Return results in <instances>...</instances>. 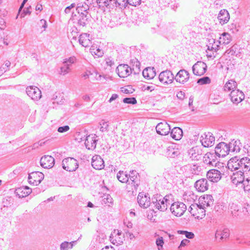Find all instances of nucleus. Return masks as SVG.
Returning <instances> with one entry per match:
<instances>
[{
  "label": "nucleus",
  "mask_w": 250,
  "mask_h": 250,
  "mask_svg": "<svg viewBox=\"0 0 250 250\" xmlns=\"http://www.w3.org/2000/svg\"><path fill=\"white\" fill-rule=\"evenodd\" d=\"M78 35V29L77 27H74L71 29V31L69 34L70 37H72V39H76V37Z\"/></svg>",
  "instance_id": "obj_59"
},
{
  "label": "nucleus",
  "mask_w": 250,
  "mask_h": 250,
  "mask_svg": "<svg viewBox=\"0 0 250 250\" xmlns=\"http://www.w3.org/2000/svg\"><path fill=\"white\" fill-rule=\"evenodd\" d=\"M247 175L242 172L241 171H236L232 173L230 176L232 183L236 186H241Z\"/></svg>",
  "instance_id": "obj_15"
},
{
  "label": "nucleus",
  "mask_w": 250,
  "mask_h": 250,
  "mask_svg": "<svg viewBox=\"0 0 250 250\" xmlns=\"http://www.w3.org/2000/svg\"><path fill=\"white\" fill-rule=\"evenodd\" d=\"M231 41L230 35L228 33H223L218 40L220 44H227L230 42Z\"/></svg>",
  "instance_id": "obj_40"
},
{
  "label": "nucleus",
  "mask_w": 250,
  "mask_h": 250,
  "mask_svg": "<svg viewBox=\"0 0 250 250\" xmlns=\"http://www.w3.org/2000/svg\"><path fill=\"white\" fill-rule=\"evenodd\" d=\"M229 230L228 229H219L216 230L215 237L216 239L219 238V241L221 242L229 237Z\"/></svg>",
  "instance_id": "obj_32"
},
{
  "label": "nucleus",
  "mask_w": 250,
  "mask_h": 250,
  "mask_svg": "<svg viewBox=\"0 0 250 250\" xmlns=\"http://www.w3.org/2000/svg\"><path fill=\"white\" fill-rule=\"evenodd\" d=\"M199 206L204 208L210 207L213 204V198L211 195H205L200 197L199 198Z\"/></svg>",
  "instance_id": "obj_20"
},
{
  "label": "nucleus",
  "mask_w": 250,
  "mask_h": 250,
  "mask_svg": "<svg viewBox=\"0 0 250 250\" xmlns=\"http://www.w3.org/2000/svg\"><path fill=\"white\" fill-rule=\"evenodd\" d=\"M194 187L197 191L204 192L208 188V180L205 178L198 180L195 183Z\"/></svg>",
  "instance_id": "obj_25"
},
{
  "label": "nucleus",
  "mask_w": 250,
  "mask_h": 250,
  "mask_svg": "<svg viewBox=\"0 0 250 250\" xmlns=\"http://www.w3.org/2000/svg\"><path fill=\"white\" fill-rule=\"evenodd\" d=\"M91 38L89 34L83 33L79 36V42L82 46L87 47L91 43Z\"/></svg>",
  "instance_id": "obj_29"
},
{
  "label": "nucleus",
  "mask_w": 250,
  "mask_h": 250,
  "mask_svg": "<svg viewBox=\"0 0 250 250\" xmlns=\"http://www.w3.org/2000/svg\"><path fill=\"white\" fill-rule=\"evenodd\" d=\"M70 129V127L68 125H64L63 126H60L58 128L57 131L59 133H64L68 131Z\"/></svg>",
  "instance_id": "obj_61"
},
{
  "label": "nucleus",
  "mask_w": 250,
  "mask_h": 250,
  "mask_svg": "<svg viewBox=\"0 0 250 250\" xmlns=\"http://www.w3.org/2000/svg\"><path fill=\"white\" fill-rule=\"evenodd\" d=\"M123 102L125 103L135 104L137 103V101L135 98H125L123 99Z\"/></svg>",
  "instance_id": "obj_55"
},
{
  "label": "nucleus",
  "mask_w": 250,
  "mask_h": 250,
  "mask_svg": "<svg viewBox=\"0 0 250 250\" xmlns=\"http://www.w3.org/2000/svg\"><path fill=\"white\" fill-rule=\"evenodd\" d=\"M91 165L94 168L98 170L102 169L104 167L103 159L100 156L97 155L93 156Z\"/></svg>",
  "instance_id": "obj_23"
},
{
  "label": "nucleus",
  "mask_w": 250,
  "mask_h": 250,
  "mask_svg": "<svg viewBox=\"0 0 250 250\" xmlns=\"http://www.w3.org/2000/svg\"><path fill=\"white\" fill-rule=\"evenodd\" d=\"M156 212L154 210H149L147 211V218L152 222H155V218L154 217Z\"/></svg>",
  "instance_id": "obj_52"
},
{
  "label": "nucleus",
  "mask_w": 250,
  "mask_h": 250,
  "mask_svg": "<svg viewBox=\"0 0 250 250\" xmlns=\"http://www.w3.org/2000/svg\"><path fill=\"white\" fill-rule=\"evenodd\" d=\"M75 6V3H72L70 6L66 7L64 10L65 13L68 14L70 13V10Z\"/></svg>",
  "instance_id": "obj_64"
},
{
  "label": "nucleus",
  "mask_w": 250,
  "mask_h": 250,
  "mask_svg": "<svg viewBox=\"0 0 250 250\" xmlns=\"http://www.w3.org/2000/svg\"><path fill=\"white\" fill-rule=\"evenodd\" d=\"M71 21L78 26L84 27L87 21V15L84 13H81L78 17H73Z\"/></svg>",
  "instance_id": "obj_28"
},
{
  "label": "nucleus",
  "mask_w": 250,
  "mask_h": 250,
  "mask_svg": "<svg viewBox=\"0 0 250 250\" xmlns=\"http://www.w3.org/2000/svg\"><path fill=\"white\" fill-rule=\"evenodd\" d=\"M70 71V67L68 66V65L63 64V66L60 67V69L59 73L61 75L65 76V75L69 73Z\"/></svg>",
  "instance_id": "obj_47"
},
{
  "label": "nucleus",
  "mask_w": 250,
  "mask_h": 250,
  "mask_svg": "<svg viewBox=\"0 0 250 250\" xmlns=\"http://www.w3.org/2000/svg\"><path fill=\"white\" fill-rule=\"evenodd\" d=\"M211 82L210 78L208 77H204L198 80L197 83L199 84H209Z\"/></svg>",
  "instance_id": "obj_53"
},
{
  "label": "nucleus",
  "mask_w": 250,
  "mask_h": 250,
  "mask_svg": "<svg viewBox=\"0 0 250 250\" xmlns=\"http://www.w3.org/2000/svg\"><path fill=\"white\" fill-rule=\"evenodd\" d=\"M137 201L139 206L141 208H146L151 204L150 197L148 194L144 192H140L137 197Z\"/></svg>",
  "instance_id": "obj_14"
},
{
  "label": "nucleus",
  "mask_w": 250,
  "mask_h": 250,
  "mask_svg": "<svg viewBox=\"0 0 250 250\" xmlns=\"http://www.w3.org/2000/svg\"><path fill=\"white\" fill-rule=\"evenodd\" d=\"M76 242L77 241H73L70 242L64 241L60 244V250H69L72 249Z\"/></svg>",
  "instance_id": "obj_39"
},
{
  "label": "nucleus",
  "mask_w": 250,
  "mask_h": 250,
  "mask_svg": "<svg viewBox=\"0 0 250 250\" xmlns=\"http://www.w3.org/2000/svg\"><path fill=\"white\" fill-rule=\"evenodd\" d=\"M230 151L229 146L225 142L219 143L215 147V153L219 157H224Z\"/></svg>",
  "instance_id": "obj_12"
},
{
  "label": "nucleus",
  "mask_w": 250,
  "mask_h": 250,
  "mask_svg": "<svg viewBox=\"0 0 250 250\" xmlns=\"http://www.w3.org/2000/svg\"><path fill=\"white\" fill-rule=\"evenodd\" d=\"M201 170V167L196 166V165L193 166V167L191 168L192 173L194 175L199 174Z\"/></svg>",
  "instance_id": "obj_56"
},
{
  "label": "nucleus",
  "mask_w": 250,
  "mask_h": 250,
  "mask_svg": "<svg viewBox=\"0 0 250 250\" xmlns=\"http://www.w3.org/2000/svg\"><path fill=\"white\" fill-rule=\"evenodd\" d=\"M239 208L240 207L235 203H230L229 204V209L231 214L234 216H237L239 215Z\"/></svg>",
  "instance_id": "obj_43"
},
{
  "label": "nucleus",
  "mask_w": 250,
  "mask_h": 250,
  "mask_svg": "<svg viewBox=\"0 0 250 250\" xmlns=\"http://www.w3.org/2000/svg\"><path fill=\"white\" fill-rule=\"evenodd\" d=\"M170 136L175 140H180L183 136V130L178 127H175L171 129Z\"/></svg>",
  "instance_id": "obj_35"
},
{
  "label": "nucleus",
  "mask_w": 250,
  "mask_h": 250,
  "mask_svg": "<svg viewBox=\"0 0 250 250\" xmlns=\"http://www.w3.org/2000/svg\"><path fill=\"white\" fill-rule=\"evenodd\" d=\"M117 178L122 183H127L128 182L129 177L125 172L119 171L117 174Z\"/></svg>",
  "instance_id": "obj_42"
},
{
  "label": "nucleus",
  "mask_w": 250,
  "mask_h": 250,
  "mask_svg": "<svg viewBox=\"0 0 250 250\" xmlns=\"http://www.w3.org/2000/svg\"><path fill=\"white\" fill-rule=\"evenodd\" d=\"M207 176L211 182L214 183L218 182L222 177L220 171L215 169H210L208 171L207 173Z\"/></svg>",
  "instance_id": "obj_22"
},
{
  "label": "nucleus",
  "mask_w": 250,
  "mask_h": 250,
  "mask_svg": "<svg viewBox=\"0 0 250 250\" xmlns=\"http://www.w3.org/2000/svg\"><path fill=\"white\" fill-rule=\"evenodd\" d=\"M116 0H97V2L99 4L104 3V5L107 6L109 5H112L114 6Z\"/></svg>",
  "instance_id": "obj_51"
},
{
  "label": "nucleus",
  "mask_w": 250,
  "mask_h": 250,
  "mask_svg": "<svg viewBox=\"0 0 250 250\" xmlns=\"http://www.w3.org/2000/svg\"><path fill=\"white\" fill-rule=\"evenodd\" d=\"M87 2H81L78 4V7L77 8V10L79 13H81V14L83 13V12H86L88 10H89V6L88 5L89 0H85Z\"/></svg>",
  "instance_id": "obj_37"
},
{
  "label": "nucleus",
  "mask_w": 250,
  "mask_h": 250,
  "mask_svg": "<svg viewBox=\"0 0 250 250\" xmlns=\"http://www.w3.org/2000/svg\"><path fill=\"white\" fill-rule=\"evenodd\" d=\"M189 243V240L187 239H183L180 244V246L178 247V249L179 250H182V248L183 247H185Z\"/></svg>",
  "instance_id": "obj_62"
},
{
  "label": "nucleus",
  "mask_w": 250,
  "mask_h": 250,
  "mask_svg": "<svg viewBox=\"0 0 250 250\" xmlns=\"http://www.w3.org/2000/svg\"><path fill=\"white\" fill-rule=\"evenodd\" d=\"M143 75L145 78L152 79L156 75L155 70L154 67H147L143 71Z\"/></svg>",
  "instance_id": "obj_36"
},
{
  "label": "nucleus",
  "mask_w": 250,
  "mask_h": 250,
  "mask_svg": "<svg viewBox=\"0 0 250 250\" xmlns=\"http://www.w3.org/2000/svg\"><path fill=\"white\" fill-rule=\"evenodd\" d=\"M32 192V190L28 187H22L18 188L15 193L19 198H23L28 196Z\"/></svg>",
  "instance_id": "obj_30"
},
{
  "label": "nucleus",
  "mask_w": 250,
  "mask_h": 250,
  "mask_svg": "<svg viewBox=\"0 0 250 250\" xmlns=\"http://www.w3.org/2000/svg\"><path fill=\"white\" fill-rule=\"evenodd\" d=\"M110 241L114 245H120L125 241L124 234L118 229L114 230L110 236Z\"/></svg>",
  "instance_id": "obj_7"
},
{
  "label": "nucleus",
  "mask_w": 250,
  "mask_h": 250,
  "mask_svg": "<svg viewBox=\"0 0 250 250\" xmlns=\"http://www.w3.org/2000/svg\"><path fill=\"white\" fill-rule=\"evenodd\" d=\"M116 71L120 77L126 78L131 74L132 69L127 64H121L117 67Z\"/></svg>",
  "instance_id": "obj_17"
},
{
  "label": "nucleus",
  "mask_w": 250,
  "mask_h": 250,
  "mask_svg": "<svg viewBox=\"0 0 250 250\" xmlns=\"http://www.w3.org/2000/svg\"><path fill=\"white\" fill-rule=\"evenodd\" d=\"M85 134L83 132H79L76 135V140L80 143L83 141H85Z\"/></svg>",
  "instance_id": "obj_54"
},
{
  "label": "nucleus",
  "mask_w": 250,
  "mask_h": 250,
  "mask_svg": "<svg viewBox=\"0 0 250 250\" xmlns=\"http://www.w3.org/2000/svg\"><path fill=\"white\" fill-rule=\"evenodd\" d=\"M26 92L27 95L34 101H38L42 97L41 91L38 87L35 86L27 87Z\"/></svg>",
  "instance_id": "obj_9"
},
{
  "label": "nucleus",
  "mask_w": 250,
  "mask_h": 250,
  "mask_svg": "<svg viewBox=\"0 0 250 250\" xmlns=\"http://www.w3.org/2000/svg\"><path fill=\"white\" fill-rule=\"evenodd\" d=\"M76 61V58L75 57H71L68 58H65L63 60L62 63L64 65H68V66L70 67V66L74 63Z\"/></svg>",
  "instance_id": "obj_50"
},
{
  "label": "nucleus",
  "mask_w": 250,
  "mask_h": 250,
  "mask_svg": "<svg viewBox=\"0 0 250 250\" xmlns=\"http://www.w3.org/2000/svg\"><path fill=\"white\" fill-rule=\"evenodd\" d=\"M62 166L64 169L68 171H75L78 167L77 161L71 157L64 159L62 162Z\"/></svg>",
  "instance_id": "obj_5"
},
{
  "label": "nucleus",
  "mask_w": 250,
  "mask_h": 250,
  "mask_svg": "<svg viewBox=\"0 0 250 250\" xmlns=\"http://www.w3.org/2000/svg\"><path fill=\"white\" fill-rule=\"evenodd\" d=\"M40 164L44 168H51L55 164V159L51 156L45 155L41 158Z\"/></svg>",
  "instance_id": "obj_19"
},
{
  "label": "nucleus",
  "mask_w": 250,
  "mask_h": 250,
  "mask_svg": "<svg viewBox=\"0 0 250 250\" xmlns=\"http://www.w3.org/2000/svg\"><path fill=\"white\" fill-rule=\"evenodd\" d=\"M207 64L202 61H198L192 66V70L193 73L196 76L203 75L207 71Z\"/></svg>",
  "instance_id": "obj_11"
},
{
  "label": "nucleus",
  "mask_w": 250,
  "mask_h": 250,
  "mask_svg": "<svg viewBox=\"0 0 250 250\" xmlns=\"http://www.w3.org/2000/svg\"><path fill=\"white\" fill-rule=\"evenodd\" d=\"M176 96L179 99L183 100L184 99L185 95L184 92L180 91L177 92Z\"/></svg>",
  "instance_id": "obj_63"
},
{
  "label": "nucleus",
  "mask_w": 250,
  "mask_h": 250,
  "mask_svg": "<svg viewBox=\"0 0 250 250\" xmlns=\"http://www.w3.org/2000/svg\"><path fill=\"white\" fill-rule=\"evenodd\" d=\"M180 234H185L186 237L188 239H192L194 237V234L191 232H188L187 231L181 230L179 231Z\"/></svg>",
  "instance_id": "obj_58"
},
{
  "label": "nucleus",
  "mask_w": 250,
  "mask_h": 250,
  "mask_svg": "<svg viewBox=\"0 0 250 250\" xmlns=\"http://www.w3.org/2000/svg\"><path fill=\"white\" fill-rule=\"evenodd\" d=\"M131 174H134V175L129 176L130 181L128 180V183L127 185V188L133 190L137 189L138 184V183H136V182L135 181L137 176L135 175V174H137V172L136 171H132Z\"/></svg>",
  "instance_id": "obj_34"
},
{
  "label": "nucleus",
  "mask_w": 250,
  "mask_h": 250,
  "mask_svg": "<svg viewBox=\"0 0 250 250\" xmlns=\"http://www.w3.org/2000/svg\"><path fill=\"white\" fill-rule=\"evenodd\" d=\"M103 202L104 204L107 205L108 206H110L113 205V201L111 196L107 194H104L103 196Z\"/></svg>",
  "instance_id": "obj_46"
},
{
  "label": "nucleus",
  "mask_w": 250,
  "mask_h": 250,
  "mask_svg": "<svg viewBox=\"0 0 250 250\" xmlns=\"http://www.w3.org/2000/svg\"><path fill=\"white\" fill-rule=\"evenodd\" d=\"M241 187L243 188L245 193H250V177H246L244 181L241 185Z\"/></svg>",
  "instance_id": "obj_44"
},
{
  "label": "nucleus",
  "mask_w": 250,
  "mask_h": 250,
  "mask_svg": "<svg viewBox=\"0 0 250 250\" xmlns=\"http://www.w3.org/2000/svg\"><path fill=\"white\" fill-rule=\"evenodd\" d=\"M220 44L218 41H216L214 39H209L207 44L208 50L217 52L219 50Z\"/></svg>",
  "instance_id": "obj_33"
},
{
  "label": "nucleus",
  "mask_w": 250,
  "mask_h": 250,
  "mask_svg": "<svg viewBox=\"0 0 250 250\" xmlns=\"http://www.w3.org/2000/svg\"><path fill=\"white\" fill-rule=\"evenodd\" d=\"M200 142L204 147H211L214 144L215 138L210 132L205 133L201 136Z\"/></svg>",
  "instance_id": "obj_10"
},
{
  "label": "nucleus",
  "mask_w": 250,
  "mask_h": 250,
  "mask_svg": "<svg viewBox=\"0 0 250 250\" xmlns=\"http://www.w3.org/2000/svg\"><path fill=\"white\" fill-rule=\"evenodd\" d=\"M231 102L234 104H238L242 102L245 98L244 93L238 89L233 90L229 95Z\"/></svg>",
  "instance_id": "obj_18"
},
{
  "label": "nucleus",
  "mask_w": 250,
  "mask_h": 250,
  "mask_svg": "<svg viewBox=\"0 0 250 250\" xmlns=\"http://www.w3.org/2000/svg\"><path fill=\"white\" fill-rule=\"evenodd\" d=\"M188 154L192 160H199L202 154V150L201 146H195L192 147L189 149Z\"/></svg>",
  "instance_id": "obj_26"
},
{
  "label": "nucleus",
  "mask_w": 250,
  "mask_h": 250,
  "mask_svg": "<svg viewBox=\"0 0 250 250\" xmlns=\"http://www.w3.org/2000/svg\"><path fill=\"white\" fill-rule=\"evenodd\" d=\"M127 0V4L134 6H137L138 5H139L141 3L142 0Z\"/></svg>",
  "instance_id": "obj_60"
},
{
  "label": "nucleus",
  "mask_w": 250,
  "mask_h": 250,
  "mask_svg": "<svg viewBox=\"0 0 250 250\" xmlns=\"http://www.w3.org/2000/svg\"><path fill=\"white\" fill-rule=\"evenodd\" d=\"M156 244L158 250H163V245L164 244V239L162 236H159L156 240Z\"/></svg>",
  "instance_id": "obj_48"
},
{
  "label": "nucleus",
  "mask_w": 250,
  "mask_h": 250,
  "mask_svg": "<svg viewBox=\"0 0 250 250\" xmlns=\"http://www.w3.org/2000/svg\"><path fill=\"white\" fill-rule=\"evenodd\" d=\"M203 162L208 166H216L218 161L215 153H207L203 157Z\"/></svg>",
  "instance_id": "obj_16"
},
{
  "label": "nucleus",
  "mask_w": 250,
  "mask_h": 250,
  "mask_svg": "<svg viewBox=\"0 0 250 250\" xmlns=\"http://www.w3.org/2000/svg\"><path fill=\"white\" fill-rule=\"evenodd\" d=\"M44 178V175L42 172L34 171L29 174L28 182L30 184L37 186Z\"/></svg>",
  "instance_id": "obj_8"
},
{
  "label": "nucleus",
  "mask_w": 250,
  "mask_h": 250,
  "mask_svg": "<svg viewBox=\"0 0 250 250\" xmlns=\"http://www.w3.org/2000/svg\"><path fill=\"white\" fill-rule=\"evenodd\" d=\"M127 4V0H116L114 6L122 8L123 7H125Z\"/></svg>",
  "instance_id": "obj_49"
},
{
  "label": "nucleus",
  "mask_w": 250,
  "mask_h": 250,
  "mask_svg": "<svg viewBox=\"0 0 250 250\" xmlns=\"http://www.w3.org/2000/svg\"><path fill=\"white\" fill-rule=\"evenodd\" d=\"M90 52L93 55H95L98 57H102L104 52L102 50L98 47L92 46L90 49Z\"/></svg>",
  "instance_id": "obj_45"
},
{
  "label": "nucleus",
  "mask_w": 250,
  "mask_h": 250,
  "mask_svg": "<svg viewBox=\"0 0 250 250\" xmlns=\"http://www.w3.org/2000/svg\"><path fill=\"white\" fill-rule=\"evenodd\" d=\"M174 79V76L170 70H165L161 72L159 75L160 82L164 84L171 83Z\"/></svg>",
  "instance_id": "obj_6"
},
{
  "label": "nucleus",
  "mask_w": 250,
  "mask_h": 250,
  "mask_svg": "<svg viewBox=\"0 0 250 250\" xmlns=\"http://www.w3.org/2000/svg\"><path fill=\"white\" fill-rule=\"evenodd\" d=\"M229 19V14L227 10L222 9L220 10L218 15V19L222 25L227 23Z\"/></svg>",
  "instance_id": "obj_31"
},
{
  "label": "nucleus",
  "mask_w": 250,
  "mask_h": 250,
  "mask_svg": "<svg viewBox=\"0 0 250 250\" xmlns=\"http://www.w3.org/2000/svg\"><path fill=\"white\" fill-rule=\"evenodd\" d=\"M187 207L185 204L181 202H174L170 207L171 213L177 217L183 215Z\"/></svg>",
  "instance_id": "obj_3"
},
{
  "label": "nucleus",
  "mask_w": 250,
  "mask_h": 250,
  "mask_svg": "<svg viewBox=\"0 0 250 250\" xmlns=\"http://www.w3.org/2000/svg\"><path fill=\"white\" fill-rule=\"evenodd\" d=\"M95 134L89 135L86 137L84 144L88 149H93L96 147L97 140Z\"/></svg>",
  "instance_id": "obj_24"
},
{
  "label": "nucleus",
  "mask_w": 250,
  "mask_h": 250,
  "mask_svg": "<svg viewBox=\"0 0 250 250\" xmlns=\"http://www.w3.org/2000/svg\"><path fill=\"white\" fill-rule=\"evenodd\" d=\"M227 167L231 171H241L247 175L250 171V158L248 157L240 159L237 157L232 158L228 162Z\"/></svg>",
  "instance_id": "obj_1"
},
{
  "label": "nucleus",
  "mask_w": 250,
  "mask_h": 250,
  "mask_svg": "<svg viewBox=\"0 0 250 250\" xmlns=\"http://www.w3.org/2000/svg\"><path fill=\"white\" fill-rule=\"evenodd\" d=\"M168 196L163 197L162 196H158L156 197L155 201H152L154 207L156 209L161 211H164L167 208L168 205L170 204V201L167 199Z\"/></svg>",
  "instance_id": "obj_2"
},
{
  "label": "nucleus",
  "mask_w": 250,
  "mask_h": 250,
  "mask_svg": "<svg viewBox=\"0 0 250 250\" xmlns=\"http://www.w3.org/2000/svg\"><path fill=\"white\" fill-rule=\"evenodd\" d=\"M100 125L101 127L100 129V131H101L102 132L105 131L107 130L108 126L107 123L104 121H101V122L100 123Z\"/></svg>",
  "instance_id": "obj_57"
},
{
  "label": "nucleus",
  "mask_w": 250,
  "mask_h": 250,
  "mask_svg": "<svg viewBox=\"0 0 250 250\" xmlns=\"http://www.w3.org/2000/svg\"><path fill=\"white\" fill-rule=\"evenodd\" d=\"M189 76L190 74L188 71L185 69H181L174 76V79L176 82L184 84L188 81Z\"/></svg>",
  "instance_id": "obj_13"
},
{
  "label": "nucleus",
  "mask_w": 250,
  "mask_h": 250,
  "mask_svg": "<svg viewBox=\"0 0 250 250\" xmlns=\"http://www.w3.org/2000/svg\"><path fill=\"white\" fill-rule=\"evenodd\" d=\"M236 83L235 81L230 80L228 81L225 84L224 89L225 91L229 92V91H232L233 90H236Z\"/></svg>",
  "instance_id": "obj_38"
},
{
  "label": "nucleus",
  "mask_w": 250,
  "mask_h": 250,
  "mask_svg": "<svg viewBox=\"0 0 250 250\" xmlns=\"http://www.w3.org/2000/svg\"><path fill=\"white\" fill-rule=\"evenodd\" d=\"M179 149L175 144H171L167 147L165 154L168 157L174 158L179 155Z\"/></svg>",
  "instance_id": "obj_27"
},
{
  "label": "nucleus",
  "mask_w": 250,
  "mask_h": 250,
  "mask_svg": "<svg viewBox=\"0 0 250 250\" xmlns=\"http://www.w3.org/2000/svg\"><path fill=\"white\" fill-rule=\"evenodd\" d=\"M188 210L193 216L198 219H202L205 216V209L198 204H192Z\"/></svg>",
  "instance_id": "obj_4"
},
{
  "label": "nucleus",
  "mask_w": 250,
  "mask_h": 250,
  "mask_svg": "<svg viewBox=\"0 0 250 250\" xmlns=\"http://www.w3.org/2000/svg\"><path fill=\"white\" fill-rule=\"evenodd\" d=\"M156 130L160 135H167L170 132V127L167 122H161L156 125Z\"/></svg>",
  "instance_id": "obj_21"
},
{
  "label": "nucleus",
  "mask_w": 250,
  "mask_h": 250,
  "mask_svg": "<svg viewBox=\"0 0 250 250\" xmlns=\"http://www.w3.org/2000/svg\"><path fill=\"white\" fill-rule=\"evenodd\" d=\"M240 145L239 142L232 141L228 145L229 150L234 152H239L241 149Z\"/></svg>",
  "instance_id": "obj_41"
}]
</instances>
